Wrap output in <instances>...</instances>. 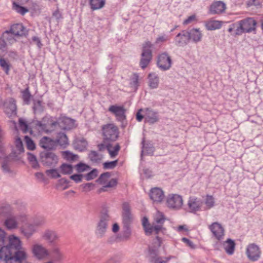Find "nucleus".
<instances>
[{
    "label": "nucleus",
    "mask_w": 263,
    "mask_h": 263,
    "mask_svg": "<svg viewBox=\"0 0 263 263\" xmlns=\"http://www.w3.org/2000/svg\"><path fill=\"white\" fill-rule=\"evenodd\" d=\"M161 245V240L158 236L154 240L151 246H149L147 258L151 263H167L175 256L170 255L167 257L159 256V248Z\"/></svg>",
    "instance_id": "1"
},
{
    "label": "nucleus",
    "mask_w": 263,
    "mask_h": 263,
    "mask_svg": "<svg viewBox=\"0 0 263 263\" xmlns=\"http://www.w3.org/2000/svg\"><path fill=\"white\" fill-rule=\"evenodd\" d=\"M7 248H2L0 250V259L4 260L6 263H22L27 257L26 252L23 250H17L10 252Z\"/></svg>",
    "instance_id": "2"
},
{
    "label": "nucleus",
    "mask_w": 263,
    "mask_h": 263,
    "mask_svg": "<svg viewBox=\"0 0 263 263\" xmlns=\"http://www.w3.org/2000/svg\"><path fill=\"white\" fill-rule=\"evenodd\" d=\"M136 120L141 122L143 119L145 123L153 124L159 121L160 118L158 111L149 107L140 108L138 110L136 115Z\"/></svg>",
    "instance_id": "3"
},
{
    "label": "nucleus",
    "mask_w": 263,
    "mask_h": 263,
    "mask_svg": "<svg viewBox=\"0 0 263 263\" xmlns=\"http://www.w3.org/2000/svg\"><path fill=\"white\" fill-rule=\"evenodd\" d=\"M33 124L39 132L49 133L53 131L58 126V123L50 116H45L41 121H35Z\"/></svg>",
    "instance_id": "4"
},
{
    "label": "nucleus",
    "mask_w": 263,
    "mask_h": 263,
    "mask_svg": "<svg viewBox=\"0 0 263 263\" xmlns=\"http://www.w3.org/2000/svg\"><path fill=\"white\" fill-rule=\"evenodd\" d=\"M103 142H112L117 140L119 131L118 127L114 123H108L102 126Z\"/></svg>",
    "instance_id": "5"
},
{
    "label": "nucleus",
    "mask_w": 263,
    "mask_h": 263,
    "mask_svg": "<svg viewBox=\"0 0 263 263\" xmlns=\"http://www.w3.org/2000/svg\"><path fill=\"white\" fill-rule=\"evenodd\" d=\"M238 27L236 34L250 33L256 30L257 22L253 17H247L238 22Z\"/></svg>",
    "instance_id": "6"
},
{
    "label": "nucleus",
    "mask_w": 263,
    "mask_h": 263,
    "mask_svg": "<svg viewBox=\"0 0 263 263\" xmlns=\"http://www.w3.org/2000/svg\"><path fill=\"white\" fill-rule=\"evenodd\" d=\"M153 44L149 41H146L143 44L141 58L140 61V67L142 69L146 68L152 59L151 48Z\"/></svg>",
    "instance_id": "7"
},
{
    "label": "nucleus",
    "mask_w": 263,
    "mask_h": 263,
    "mask_svg": "<svg viewBox=\"0 0 263 263\" xmlns=\"http://www.w3.org/2000/svg\"><path fill=\"white\" fill-rule=\"evenodd\" d=\"M246 254L250 261H256L260 258L261 251L258 246L252 243L247 246Z\"/></svg>",
    "instance_id": "8"
},
{
    "label": "nucleus",
    "mask_w": 263,
    "mask_h": 263,
    "mask_svg": "<svg viewBox=\"0 0 263 263\" xmlns=\"http://www.w3.org/2000/svg\"><path fill=\"white\" fill-rule=\"evenodd\" d=\"M41 162L44 165L50 166H55L58 162L59 158L55 154L51 151L42 152L40 154Z\"/></svg>",
    "instance_id": "9"
},
{
    "label": "nucleus",
    "mask_w": 263,
    "mask_h": 263,
    "mask_svg": "<svg viewBox=\"0 0 263 263\" xmlns=\"http://www.w3.org/2000/svg\"><path fill=\"white\" fill-rule=\"evenodd\" d=\"M172 64V58L167 52H163L158 55L157 65L160 69L164 71L170 69Z\"/></svg>",
    "instance_id": "10"
},
{
    "label": "nucleus",
    "mask_w": 263,
    "mask_h": 263,
    "mask_svg": "<svg viewBox=\"0 0 263 263\" xmlns=\"http://www.w3.org/2000/svg\"><path fill=\"white\" fill-rule=\"evenodd\" d=\"M32 252L34 256L39 260H43L50 255V252L43 245L36 243L32 246Z\"/></svg>",
    "instance_id": "11"
},
{
    "label": "nucleus",
    "mask_w": 263,
    "mask_h": 263,
    "mask_svg": "<svg viewBox=\"0 0 263 263\" xmlns=\"http://www.w3.org/2000/svg\"><path fill=\"white\" fill-rule=\"evenodd\" d=\"M27 220L25 215H21L16 217L10 216L5 220L4 224L8 230L16 229L20 222H24Z\"/></svg>",
    "instance_id": "12"
},
{
    "label": "nucleus",
    "mask_w": 263,
    "mask_h": 263,
    "mask_svg": "<svg viewBox=\"0 0 263 263\" xmlns=\"http://www.w3.org/2000/svg\"><path fill=\"white\" fill-rule=\"evenodd\" d=\"M110 177V173L109 172L102 174L100 176V184L102 185V187H100V193L107 191L108 188L114 187L117 185V182L115 179H111L108 181L104 180L105 178H109Z\"/></svg>",
    "instance_id": "13"
},
{
    "label": "nucleus",
    "mask_w": 263,
    "mask_h": 263,
    "mask_svg": "<svg viewBox=\"0 0 263 263\" xmlns=\"http://www.w3.org/2000/svg\"><path fill=\"white\" fill-rule=\"evenodd\" d=\"M45 220L43 218H40L34 222V224H28L23 226L22 229V234L26 237H30L35 232V226H40L45 223Z\"/></svg>",
    "instance_id": "14"
},
{
    "label": "nucleus",
    "mask_w": 263,
    "mask_h": 263,
    "mask_svg": "<svg viewBox=\"0 0 263 263\" xmlns=\"http://www.w3.org/2000/svg\"><path fill=\"white\" fill-rule=\"evenodd\" d=\"M165 221V218L162 213L157 211L154 215L153 224L154 233L157 234L160 231L164 230L163 224Z\"/></svg>",
    "instance_id": "15"
},
{
    "label": "nucleus",
    "mask_w": 263,
    "mask_h": 263,
    "mask_svg": "<svg viewBox=\"0 0 263 263\" xmlns=\"http://www.w3.org/2000/svg\"><path fill=\"white\" fill-rule=\"evenodd\" d=\"M166 203L170 208L178 210L181 208L183 199L179 195L170 194L167 197Z\"/></svg>",
    "instance_id": "16"
},
{
    "label": "nucleus",
    "mask_w": 263,
    "mask_h": 263,
    "mask_svg": "<svg viewBox=\"0 0 263 263\" xmlns=\"http://www.w3.org/2000/svg\"><path fill=\"white\" fill-rule=\"evenodd\" d=\"M42 238L49 245L54 246L59 240L60 236L55 231L47 229L42 233Z\"/></svg>",
    "instance_id": "17"
},
{
    "label": "nucleus",
    "mask_w": 263,
    "mask_h": 263,
    "mask_svg": "<svg viewBox=\"0 0 263 263\" xmlns=\"http://www.w3.org/2000/svg\"><path fill=\"white\" fill-rule=\"evenodd\" d=\"M106 149L111 158H115L118 154L120 149V146L116 144L114 146L110 143V142H102L100 144V151Z\"/></svg>",
    "instance_id": "18"
},
{
    "label": "nucleus",
    "mask_w": 263,
    "mask_h": 263,
    "mask_svg": "<svg viewBox=\"0 0 263 263\" xmlns=\"http://www.w3.org/2000/svg\"><path fill=\"white\" fill-rule=\"evenodd\" d=\"M108 111L114 115L119 121H123L126 118V109L123 106L111 105L108 108Z\"/></svg>",
    "instance_id": "19"
},
{
    "label": "nucleus",
    "mask_w": 263,
    "mask_h": 263,
    "mask_svg": "<svg viewBox=\"0 0 263 263\" xmlns=\"http://www.w3.org/2000/svg\"><path fill=\"white\" fill-rule=\"evenodd\" d=\"M4 111L8 117L16 115V105L13 98H9L4 103Z\"/></svg>",
    "instance_id": "20"
},
{
    "label": "nucleus",
    "mask_w": 263,
    "mask_h": 263,
    "mask_svg": "<svg viewBox=\"0 0 263 263\" xmlns=\"http://www.w3.org/2000/svg\"><path fill=\"white\" fill-rule=\"evenodd\" d=\"M149 197L154 202L160 203L164 198L163 191L159 187L152 189L149 193Z\"/></svg>",
    "instance_id": "21"
},
{
    "label": "nucleus",
    "mask_w": 263,
    "mask_h": 263,
    "mask_svg": "<svg viewBox=\"0 0 263 263\" xmlns=\"http://www.w3.org/2000/svg\"><path fill=\"white\" fill-rule=\"evenodd\" d=\"M209 229L216 239L220 240L222 238L224 235V229L220 224L216 222H214L209 226Z\"/></svg>",
    "instance_id": "22"
},
{
    "label": "nucleus",
    "mask_w": 263,
    "mask_h": 263,
    "mask_svg": "<svg viewBox=\"0 0 263 263\" xmlns=\"http://www.w3.org/2000/svg\"><path fill=\"white\" fill-rule=\"evenodd\" d=\"M2 248H7L10 252H13L15 250H18L21 248V241L19 238L13 235L9 237V243L3 246Z\"/></svg>",
    "instance_id": "23"
},
{
    "label": "nucleus",
    "mask_w": 263,
    "mask_h": 263,
    "mask_svg": "<svg viewBox=\"0 0 263 263\" xmlns=\"http://www.w3.org/2000/svg\"><path fill=\"white\" fill-rule=\"evenodd\" d=\"M202 204V201L196 197H191L187 202V206L190 212H195L200 210Z\"/></svg>",
    "instance_id": "24"
},
{
    "label": "nucleus",
    "mask_w": 263,
    "mask_h": 263,
    "mask_svg": "<svg viewBox=\"0 0 263 263\" xmlns=\"http://www.w3.org/2000/svg\"><path fill=\"white\" fill-rule=\"evenodd\" d=\"M226 9V4L221 1H217L213 3L209 9L210 13L212 14H219L223 12Z\"/></svg>",
    "instance_id": "25"
},
{
    "label": "nucleus",
    "mask_w": 263,
    "mask_h": 263,
    "mask_svg": "<svg viewBox=\"0 0 263 263\" xmlns=\"http://www.w3.org/2000/svg\"><path fill=\"white\" fill-rule=\"evenodd\" d=\"M189 41V34L186 31H182L181 33H178L175 38L176 44L179 46L186 45Z\"/></svg>",
    "instance_id": "26"
},
{
    "label": "nucleus",
    "mask_w": 263,
    "mask_h": 263,
    "mask_svg": "<svg viewBox=\"0 0 263 263\" xmlns=\"http://www.w3.org/2000/svg\"><path fill=\"white\" fill-rule=\"evenodd\" d=\"M57 122L58 123V126L64 129H71L74 125V120L68 117L61 118Z\"/></svg>",
    "instance_id": "27"
},
{
    "label": "nucleus",
    "mask_w": 263,
    "mask_h": 263,
    "mask_svg": "<svg viewBox=\"0 0 263 263\" xmlns=\"http://www.w3.org/2000/svg\"><path fill=\"white\" fill-rule=\"evenodd\" d=\"M51 253L54 261L61 262L64 259V255L60 247L57 245L53 246Z\"/></svg>",
    "instance_id": "28"
},
{
    "label": "nucleus",
    "mask_w": 263,
    "mask_h": 263,
    "mask_svg": "<svg viewBox=\"0 0 263 263\" xmlns=\"http://www.w3.org/2000/svg\"><path fill=\"white\" fill-rule=\"evenodd\" d=\"M187 32L189 40H191L195 43L201 41L202 34L199 29H192Z\"/></svg>",
    "instance_id": "29"
},
{
    "label": "nucleus",
    "mask_w": 263,
    "mask_h": 263,
    "mask_svg": "<svg viewBox=\"0 0 263 263\" xmlns=\"http://www.w3.org/2000/svg\"><path fill=\"white\" fill-rule=\"evenodd\" d=\"M55 142L47 137H44L40 141V145L44 149H51L54 148Z\"/></svg>",
    "instance_id": "30"
},
{
    "label": "nucleus",
    "mask_w": 263,
    "mask_h": 263,
    "mask_svg": "<svg viewBox=\"0 0 263 263\" xmlns=\"http://www.w3.org/2000/svg\"><path fill=\"white\" fill-rule=\"evenodd\" d=\"M223 247L226 252L228 254L232 255L234 252L235 243L233 240L231 239H228L223 243Z\"/></svg>",
    "instance_id": "31"
},
{
    "label": "nucleus",
    "mask_w": 263,
    "mask_h": 263,
    "mask_svg": "<svg viewBox=\"0 0 263 263\" xmlns=\"http://www.w3.org/2000/svg\"><path fill=\"white\" fill-rule=\"evenodd\" d=\"M142 144L141 157L146 155H152L153 154L154 147L151 144H145L144 139L142 140Z\"/></svg>",
    "instance_id": "32"
},
{
    "label": "nucleus",
    "mask_w": 263,
    "mask_h": 263,
    "mask_svg": "<svg viewBox=\"0 0 263 263\" xmlns=\"http://www.w3.org/2000/svg\"><path fill=\"white\" fill-rule=\"evenodd\" d=\"M221 26L222 22L216 20H210L205 23V27L208 30L218 29Z\"/></svg>",
    "instance_id": "33"
},
{
    "label": "nucleus",
    "mask_w": 263,
    "mask_h": 263,
    "mask_svg": "<svg viewBox=\"0 0 263 263\" xmlns=\"http://www.w3.org/2000/svg\"><path fill=\"white\" fill-rule=\"evenodd\" d=\"M25 28L21 24H17L12 25L10 31L14 35L22 36L25 34Z\"/></svg>",
    "instance_id": "34"
},
{
    "label": "nucleus",
    "mask_w": 263,
    "mask_h": 263,
    "mask_svg": "<svg viewBox=\"0 0 263 263\" xmlns=\"http://www.w3.org/2000/svg\"><path fill=\"white\" fill-rule=\"evenodd\" d=\"M149 86L151 88H156L159 84V78L155 73H149L148 75Z\"/></svg>",
    "instance_id": "35"
},
{
    "label": "nucleus",
    "mask_w": 263,
    "mask_h": 263,
    "mask_svg": "<svg viewBox=\"0 0 263 263\" xmlns=\"http://www.w3.org/2000/svg\"><path fill=\"white\" fill-rule=\"evenodd\" d=\"M142 225L147 235H149L154 233L153 224L149 223L148 219L145 217L142 219Z\"/></svg>",
    "instance_id": "36"
},
{
    "label": "nucleus",
    "mask_w": 263,
    "mask_h": 263,
    "mask_svg": "<svg viewBox=\"0 0 263 263\" xmlns=\"http://www.w3.org/2000/svg\"><path fill=\"white\" fill-rule=\"evenodd\" d=\"M123 223L128 233H130L129 227L133 219L132 214H122Z\"/></svg>",
    "instance_id": "37"
},
{
    "label": "nucleus",
    "mask_w": 263,
    "mask_h": 263,
    "mask_svg": "<svg viewBox=\"0 0 263 263\" xmlns=\"http://www.w3.org/2000/svg\"><path fill=\"white\" fill-rule=\"evenodd\" d=\"M102 215H103L102 218L103 219V220H101L100 222L99 227H100V232L101 231L102 232H104L105 231L106 228L107 224H106V220L107 218H108L107 210L106 208H104L103 209Z\"/></svg>",
    "instance_id": "38"
},
{
    "label": "nucleus",
    "mask_w": 263,
    "mask_h": 263,
    "mask_svg": "<svg viewBox=\"0 0 263 263\" xmlns=\"http://www.w3.org/2000/svg\"><path fill=\"white\" fill-rule=\"evenodd\" d=\"M56 142L61 146H65L68 144V138L65 134L59 133L57 135Z\"/></svg>",
    "instance_id": "39"
},
{
    "label": "nucleus",
    "mask_w": 263,
    "mask_h": 263,
    "mask_svg": "<svg viewBox=\"0 0 263 263\" xmlns=\"http://www.w3.org/2000/svg\"><path fill=\"white\" fill-rule=\"evenodd\" d=\"M14 35L10 30L6 31L3 34L2 38L6 43L11 44L15 41Z\"/></svg>",
    "instance_id": "40"
},
{
    "label": "nucleus",
    "mask_w": 263,
    "mask_h": 263,
    "mask_svg": "<svg viewBox=\"0 0 263 263\" xmlns=\"http://www.w3.org/2000/svg\"><path fill=\"white\" fill-rule=\"evenodd\" d=\"M75 167L79 173H84L90 171L91 167L87 164L80 162L77 164Z\"/></svg>",
    "instance_id": "41"
},
{
    "label": "nucleus",
    "mask_w": 263,
    "mask_h": 263,
    "mask_svg": "<svg viewBox=\"0 0 263 263\" xmlns=\"http://www.w3.org/2000/svg\"><path fill=\"white\" fill-rule=\"evenodd\" d=\"M130 87L133 90L136 91L139 86V76L137 73L134 74L130 78Z\"/></svg>",
    "instance_id": "42"
},
{
    "label": "nucleus",
    "mask_w": 263,
    "mask_h": 263,
    "mask_svg": "<svg viewBox=\"0 0 263 263\" xmlns=\"http://www.w3.org/2000/svg\"><path fill=\"white\" fill-rule=\"evenodd\" d=\"M15 148L14 149V153L16 155L20 154L24 152V148L23 145V142L20 138L18 137L15 141Z\"/></svg>",
    "instance_id": "43"
},
{
    "label": "nucleus",
    "mask_w": 263,
    "mask_h": 263,
    "mask_svg": "<svg viewBox=\"0 0 263 263\" xmlns=\"http://www.w3.org/2000/svg\"><path fill=\"white\" fill-rule=\"evenodd\" d=\"M98 170L96 168L91 169L90 171L87 172L86 174H83L84 179L86 181H90L95 178L98 176Z\"/></svg>",
    "instance_id": "44"
},
{
    "label": "nucleus",
    "mask_w": 263,
    "mask_h": 263,
    "mask_svg": "<svg viewBox=\"0 0 263 263\" xmlns=\"http://www.w3.org/2000/svg\"><path fill=\"white\" fill-rule=\"evenodd\" d=\"M87 145V142L84 139L78 140L74 143L76 148L80 151L84 150L86 148Z\"/></svg>",
    "instance_id": "45"
},
{
    "label": "nucleus",
    "mask_w": 263,
    "mask_h": 263,
    "mask_svg": "<svg viewBox=\"0 0 263 263\" xmlns=\"http://www.w3.org/2000/svg\"><path fill=\"white\" fill-rule=\"evenodd\" d=\"M0 66L6 74H9L10 69V64L4 58H0Z\"/></svg>",
    "instance_id": "46"
},
{
    "label": "nucleus",
    "mask_w": 263,
    "mask_h": 263,
    "mask_svg": "<svg viewBox=\"0 0 263 263\" xmlns=\"http://www.w3.org/2000/svg\"><path fill=\"white\" fill-rule=\"evenodd\" d=\"M72 166L70 164H63L60 166L61 172L64 175L72 173Z\"/></svg>",
    "instance_id": "47"
},
{
    "label": "nucleus",
    "mask_w": 263,
    "mask_h": 263,
    "mask_svg": "<svg viewBox=\"0 0 263 263\" xmlns=\"http://www.w3.org/2000/svg\"><path fill=\"white\" fill-rule=\"evenodd\" d=\"M13 8L15 11L21 14L22 15L25 14L28 11V10L27 8L21 6L15 2L13 3Z\"/></svg>",
    "instance_id": "48"
},
{
    "label": "nucleus",
    "mask_w": 263,
    "mask_h": 263,
    "mask_svg": "<svg viewBox=\"0 0 263 263\" xmlns=\"http://www.w3.org/2000/svg\"><path fill=\"white\" fill-rule=\"evenodd\" d=\"M19 126L21 129L24 133H26L28 132H29L30 133H32V130L29 127L26 122L23 119L21 118L19 119Z\"/></svg>",
    "instance_id": "49"
},
{
    "label": "nucleus",
    "mask_w": 263,
    "mask_h": 263,
    "mask_svg": "<svg viewBox=\"0 0 263 263\" xmlns=\"http://www.w3.org/2000/svg\"><path fill=\"white\" fill-rule=\"evenodd\" d=\"M118 160L112 161H107L103 163V168L104 170H111L114 168L118 164Z\"/></svg>",
    "instance_id": "50"
},
{
    "label": "nucleus",
    "mask_w": 263,
    "mask_h": 263,
    "mask_svg": "<svg viewBox=\"0 0 263 263\" xmlns=\"http://www.w3.org/2000/svg\"><path fill=\"white\" fill-rule=\"evenodd\" d=\"M238 27V24L234 23L229 26L228 31L232 35H240V34H236L237 29Z\"/></svg>",
    "instance_id": "51"
},
{
    "label": "nucleus",
    "mask_w": 263,
    "mask_h": 263,
    "mask_svg": "<svg viewBox=\"0 0 263 263\" xmlns=\"http://www.w3.org/2000/svg\"><path fill=\"white\" fill-rule=\"evenodd\" d=\"M25 141L28 149L30 150H33L35 146L34 142L28 136H26L24 137Z\"/></svg>",
    "instance_id": "52"
},
{
    "label": "nucleus",
    "mask_w": 263,
    "mask_h": 263,
    "mask_svg": "<svg viewBox=\"0 0 263 263\" xmlns=\"http://www.w3.org/2000/svg\"><path fill=\"white\" fill-rule=\"evenodd\" d=\"M214 199L212 196L207 195L205 204H206L208 209H211L214 205Z\"/></svg>",
    "instance_id": "53"
},
{
    "label": "nucleus",
    "mask_w": 263,
    "mask_h": 263,
    "mask_svg": "<svg viewBox=\"0 0 263 263\" xmlns=\"http://www.w3.org/2000/svg\"><path fill=\"white\" fill-rule=\"evenodd\" d=\"M6 240V234L4 230L0 228V249L4 246Z\"/></svg>",
    "instance_id": "54"
},
{
    "label": "nucleus",
    "mask_w": 263,
    "mask_h": 263,
    "mask_svg": "<svg viewBox=\"0 0 263 263\" xmlns=\"http://www.w3.org/2000/svg\"><path fill=\"white\" fill-rule=\"evenodd\" d=\"M46 174L48 176L53 178H58L60 177V175L58 173V171L55 169L47 170L46 171Z\"/></svg>",
    "instance_id": "55"
},
{
    "label": "nucleus",
    "mask_w": 263,
    "mask_h": 263,
    "mask_svg": "<svg viewBox=\"0 0 263 263\" xmlns=\"http://www.w3.org/2000/svg\"><path fill=\"white\" fill-rule=\"evenodd\" d=\"M70 178L76 183L80 182L84 179L83 174H74L70 176Z\"/></svg>",
    "instance_id": "56"
},
{
    "label": "nucleus",
    "mask_w": 263,
    "mask_h": 263,
    "mask_svg": "<svg viewBox=\"0 0 263 263\" xmlns=\"http://www.w3.org/2000/svg\"><path fill=\"white\" fill-rule=\"evenodd\" d=\"M63 155L64 157L68 160L73 161L77 159V158H78L77 155H74L68 151L64 152L63 153Z\"/></svg>",
    "instance_id": "57"
},
{
    "label": "nucleus",
    "mask_w": 263,
    "mask_h": 263,
    "mask_svg": "<svg viewBox=\"0 0 263 263\" xmlns=\"http://www.w3.org/2000/svg\"><path fill=\"white\" fill-rule=\"evenodd\" d=\"M33 109L35 112L37 111H42L43 110V107L41 101L38 100L34 102Z\"/></svg>",
    "instance_id": "58"
},
{
    "label": "nucleus",
    "mask_w": 263,
    "mask_h": 263,
    "mask_svg": "<svg viewBox=\"0 0 263 263\" xmlns=\"http://www.w3.org/2000/svg\"><path fill=\"white\" fill-rule=\"evenodd\" d=\"M89 158L92 162H97L99 160V155L95 151H91L89 154Z\"/></svg>",
    "instance_id": "59"
},
{
    "label": "nucleus",
    "mask_w": 263,
    "mask_h": 263,
    "mask_svg": "<svg viewBox=\"0 0 263 263\" xmlns=\"http://www.w3.org/2000/svg\"><path fill=\"white\" fill-rule=\"evenodd\" d=\"M84 192H89L94 189L95 184L92 183H87L81 185Z\"/></svg>",
    "instance_id": "60"
},
{
    "label": "nucleus",
    "mask_w": 263,
    "mask_h": 263,
    "mask_svg": "<svg viewBox=\"0 0 263 263\" xmlns=\"http://www.w3.org/2000/svg\"><path fill=\"white\" fill-rule=\"evenodd\" d=\"M196 21V16L195 14L192 15L188 17L186 20H185L183 22V25H187L193 22H195Z\"/></svg>",
    "instance_id": "61"
},
{
    "label": "nucleus",
    "mask_w": 263,
    "mask_h": 263,
    "mask_svg": "<svg viewBox=\"0 0 263 263\" xmlns=\"http://www.w3.org/2000/svg\"><path fill=\"white\" fill-rule=\"evenodd\" d=\"M123 212L122 214H130V207L129 204L127 202H124L122 206Z\"/></svg>",
    "instance_id": "62"
},
{
    "label": "nucleus",
    "mask_w": 263,
    "mask_h": 263,
    "mask_svg": "<svg viewBox=\"0 0 263 263\" xmlns=\"http://www.w3.org/2000/svg\"><path fill=\"white\" fill-rule=\"evenodd\" d=\"M168 40V36L166 35H163L159 36L156 40V44H159L160 43L166 42Z\"/></svg>",
    "instance_id": "63"
},
{
    "label": "nucleus",
    "mask_w": 263,
    "mask_h": 263,
    "mask_svg": "<svg viewBox=\"0 0 263 263\" xmlns=\"http://www.w3.org/2000/svg\"><path fill=\"white\" fill-rule=\"evenodd\" d=\"M90 5L93 10L99 9V0H90Z\"/></svg>",
    "instance_id": "64"
}]
</instances>
